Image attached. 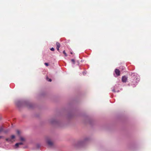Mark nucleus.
I'll return each instance as SVG.
<instances>
[{
	"instance_id": "1",
	"label": "nucleus",
	"mask_w": 151,
	"mask_h": 151,
	"mask_svg": "<svg viewBox=\"0 0 151 151\" xmlns=\"http://www.w3.org/2000/svg\"><path fill=\"white\" fill-rule=\"evenodd\" d=\"M122 81L124 83L126 82L127 80V77L125 76H123L122 78Z\"/></svg>"
},
{
	"instance_id": "2",
	"label": "nucleus",
	"mask_w": 151,
	"mask_h": 151,
	"mask_svg": "<svg viewBox=\"0 0 151 151\" xmlns=\"http://www.w3.org/2000/svg\"><path fill=\"white\" fill-rule=\"evenodd\" d=\"M115 72L117 76H119L120 75V72L119 70L117 69H116L115 70Z\"/></svg>"
},
{
	"instance_id": "3",
	"label": "nucleus",
	"mask_w": 151,
	"mask_h": 151,
	"mask_svg": "<svg viewBox=\"0 0 151 151\" xmlns=\"http://www.w3.org/2000/svg\"><path fill=\"white\" fill-rule=\"evenodd\" d=\"M47 143L48 145L50 146H52L53 145V143L50 140L47 141Z\"/></svg>"
},
{
	"instance_id": "4",
	"label": "nucleus",
	"mask_w": 151,
	"mask_h": 151,
	"mask_svg": "<svg viewBox=\"0 0 151 151\" xmlns=\"http://www.w3.org/2000/svg\"><path fill=\"white\" fill-rule=\"evenodd\" d=\"M23 144V143L22 142H20L18 143H16L15 145V146L16 147H17L19 145H21Z\"/></svg>"
},
{
	"instance_id": "5",
	"label": "nucleus",
	"mask_w": 151,
	"mask_h": 151,
	"mask_svg": "<svg viewBox=\"0 0 151 151\" xmlns=\"http://www.w3.org/2000/svg\"><path fill=\"white\" fill-rule=\"evenodd\" d=\"M56 47H60V43L58 42H57L56 43Z\"/></svg>"
},
{
	"instance_id": "6",
	"label": "nucleus",
	"mask_w": 151,
	"mask_h": 151,
	"mask_svg": "<svg viewBox=\"0 0 151 151\" xmlns=\"http://www.w3.org/2000/svg\"><path fill=\"white\" fill-rule=\"evenodd\" d=\"M20 140L22 141H25V139L23 137H20Z\"/></svg>"
},
{
	"instance_id": "7",
	"label": "nucleus",
	"mask_w": 151,
	"mask_h": 151,
	"mask_svg": "<svg viewBox=\"0 0 151 151\" xmlns=\"http://www.w3.org/2000/svg\"><path fill=\"white\" fill-rule=\"evenodd\" d=\"M6 141H8V142H11L12 141V140H11V139L10 138H6Z\"/></svg>"
},
{
	"instance_id": "8",
	"label": "nucleus",
	"mask_w": 151,
	"mask_h": 151,
	"mask_svg": "<svg viewBox=\"0 0 151 151\" xmlns=\"http://www.w3.org/2000/svg\"><path fill=\"white\" fill-rule=\"evenodd\" d=\"M4 129L3 127H0V133L2 132Z\"/></svg>"
},
{
	"instance_id": "9",
	"label": "nucleus",
	"mask_w": 151,
	"mask_h": 151,
	"mask_svg": "<svg viewBox=\"0 0 151 151\" xmlns=\"http://www.w3.org/2000/svg\"><path fill=\"white\" fill-rule=\"evenodd\" d=\"M15 137L14 135H12L11 136L10 138L12 140V139H14L15 138Z\"/></svg>"
},
{
	"instance_id": "10",
	"label": "nucleus",
	"mask_w": 151,
	"mask_h": 151,
	"mask_svg": "<svg viewBox=\"0 0 151 151\" xmlns=\"http://www.w3.org/2000/svg\"><path fill=\"white\" fill-rule=\"evenodd\" d=\"M63 53L65 55V56L66 57H67V55L66 53L65 52V50H64L63 51Z\"/></svg>"
},
{
	"instance_id": "11",
	"label": "nucleus",
	"mask_w": 151,
	"mask_h": 151,
	"mask_svg": "<svg viewBox=\"0 0 151 151\" xmlns=\"http://www.w3.org/2000/svg\"><path fill=\"white\" fill-rule=\"evenodd\" d=\"M47 80L48 81L50 82H51L52 81L51 79H49L48 77L47 78Z\"/></svg>"
},
{
	"instance_id": "12",
	"label": "nucleus",
	"mask_w": 151,
	"mask_h": 151,
	"mask_svg": "<svg viewBox=\"0 0 151 151\" xmlns=\"http://www.w3.org/2000/svg\"><path fill=\"white\" fill-rule=\"evenodd\" d=\"M17 133L19 135L20 134V132L19 131L17 130Z\"/></svg>"
},
{
	"instance_id": "13",
	"label": "nucleus",
	"mask_w": 151,
	"mask_h": 151,
	"mask_svg": "<svg viewBox=\"0 0 151 151\" xmlns=\"http://www.w3.org/2000/svg\"><path fill=\"white\" fill-rule=\"evenodd\" d=\"M71 61L73 63V64L75 63V60L74 59H71Z\"/></svg>"
},
{
	"instance_id": "14",
	"label": "nucleus",
	"mask_w": 151,
	"mask_h": 151,
	"mask_svg": "<svg viewBox=\"0 0 151 151\" xmlns=\"http://www.w3.org/2000/svg\"><path fill=\"white\" fill-rule=\"evenodd\" d=\"M50 50H51V51H54V50H54V48H53V47H52V48H51L50 49Z\"/></svg>"
},
{
	"instance_id": "15",
	"label": "nucleus",
	"mask_w": 151,
	"mask_h": 151,
	"mask_svg": "<svg viewBox=\"0 0 151 151\" xmlns=\"http://www.w3.org/2000/svg\"><path fill=\"white\" fill-rule=\"evenodd\" d=\"M45 64L47 66H48V64L47 63H45Z\"/></svg>"
},
{
	"instance_id": "16",
	"label": "nucleus",
	"mask_w": 151,
	"mask_h": 151,
	"mask_svg": "<svg viewBox=\"0 0 151 151\" xmlns=\"http://www.w3.org/2000/svg\"><path fill=\"white\" fill-rule=\"evenodd\" d=\"M60 47H56V48L57 50L59 51V48Z\"/></svg>"
},
{
	"instance_id": "17",
	"label": "nucleus",
	"mask_w": 151,
	"mask_h": 151,
	"mask_svg": "<svg viewBox=\"0 0 151 151\" xmlns=\"http://www.w3.org/2000/svg\"><path fill=\"white\" fill-rule=\"evenodd\" d=\"M112 91L113 92H115V91L114 90V89H113L112 90Z\"/></svg>"
},
{
	"instance_id": "18",
	"label": "nucleus",
	"mask_w": 151,
	"mask_h": 151,
	"mask_svg": "<svg viewBox=\"0 0 151 151\" xmlns=\"http://www.w3.org/2000/svg\"><path fill=\"white\" fill-rule=\"evenodd\" d=\"M3 137L2 136H0V139L2 138H3Z\"/></svg>"
},
{
	"instance_id": "19",
	"label": "nucleus",
	"mask_w": 151,
	"mask_h": 151,
	"mask_svg": "<svg viewBox=\"0 0 151 151\" xmlns=\"http://www.w3.org/2000/svg\"><path fill=\"white\" fill-rule=\"evenodd\" d=\"M70 53L71 54H72V52H71Z\"/></svg>"
}]
</instances>
